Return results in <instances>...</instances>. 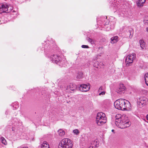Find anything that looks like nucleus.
I'll return each mask as SVG.
<instances>
[{
  "label": "nucleus",
  "mask_w": 148,
  "mask_h": 148,
  "mask_svg": "<svg viewBox=\"0 0 148 148\" xmlns=\"http://www.w3.org/2000/svg\"><path fill=\"white\" fill-rule=\"evenodd\" d=\"M104 117H106L104 113L102 112L98 113L97 114L96 121L101 120Z\"/></svg>",
  "instance_id": "nucleus-13"
},
{
  "label": "nucleus",
  "mask_w": 148,
  "mask_h": 148,
  "mask_svg": "<svg viewBox=\"0 0 148 148\" xmlns=\"http://www.w3.org/2000/svg\"><path fill=\"white\" fill-rule=\"evenodd\" d=\"M146 31L147 32H148V27H147L146 28Z\"/></svg>",
  "instance_id": "nucleus-34"
},
{
  "label": "nucleus",
  "mask_w": 148,
  "mask_h": 148,
  "mask_svg": "<svg viewBox=\"0 0 148 148\" xmlns=\"http://www.w3.org/2000/svg\"><path fill=\"white\" fill-rule=\"evenodd\" d=\"M125 89V87L122 84H120L116 90V92L118 93L121 94V92L123 91Z\"/></svg>",
  "instance_id": "nucleus-12"
},
{
  "label": "nucleus",
  "mask_w": 148,
  "mask_h": 148,
  "mask_svg": "<svg viewBox=\"0 0 148 148\" xmlns=\"http://www.w3.org/2000/svg\"><path fill=\"white\" fill-rule=\"evenodd\" d=\"M96 147H98V146H97V145H96Z\"/></svg>",
  "instance_id": "nucleus-38"
},
{
  "label": "nucleus",
  "mask_w": 148,
  "mask_h": 148,
  "mask_svg": "<svg viewBox=\"0 0 148 148\" xmlns=\"http://www.w3.org/2000/svg\"><path fill=\"white\" fill-rule=\"evenodd\" d=\"M103 90V89L102 87L101 86H100V88H99L98 91L99 92H101V90Z\"/></svg>",
  "instance_id": "nucleus-31"
},
{
  "label": "nucleus",
  "mask_w": 148,
  "mask_h": 148,
  "mask_svg": "<svg viewBox=\"0 0 148 148\" xmlns=\"http://www.w3.org/2000/svg\"><path fill=\"white\" fill-rule=\"evenodd\" d=\"M88 148H93V147L90 146Z\"/></svg>",
  "instance_id": "nucleus-35"
},
{
  "label": "nucleus",
  "mask_w": 148,
  "mask_h": 148,
  "mask_svg": "<svg viewBox=\"0 0 148 148\" xmlns=\"http://www.w3.org/2000/svg\"><path fill=\"white\" fill-rule=\"evenodd\" d=\"M106 121L107 119L106 117H104V118L101 119V120L96 121L97 123L99 125H102L105 124L106 123Z\"/></svg>",
  "instance_id": "nucleus-14"
},
{
  "label": "nucleus",
  "mask_w": 148,
  "mask_h": 148,
  "mask_svg": "<svg viewBox=\"0 0 148 148\" xmlns=\"http://www.w3.org/2000/svg\"><path fill=\"white\" fill-rule=\"evenodd\" d=\"M79 90L82 92H87L90 89V86L89 84L88 85L85 84L80 85L79 87Z\"/></svg>",
  "instance_id": "nucleus-6"
},
{
  "label": "nucleus",
  "mask_w": 148,
  "mask_h": 148,
  "mask_svg": "<svg viewBox=\"0 0 148 148\" xmlns=\"http://www.w3.org/2000/svg\"><path fill=\"white\" fill-rule=\"evenodd\" d=\"M146 0H138V1L141 2L142 4H144L146 1Z\"/></svg>",
  "instance_id": "nucleus-28"
},
{
  "label": "nucleus",
  "mask_w": 148,
  "mask_h": 148,
  "mask_svg": "<svg viewBox=\"0 0 148 148\" xmlns=\"http://www.w3.org/2000/svg\"><path fill=\"white\" fill-rule=\"evenodd\" d=\"M144 78L145 84L147 86H148V73L145 74Z\"/></svg>",
  "instance_id": "nucleus-20"
},
{
  "label": "nucleus",
  "mask_w": 148,
  "mask_h": 148,
  "mask_svg": "<svg viewBox=\"0 0 148 148\" xmlns=\"http://www.w3.org/2000/svg\"><path fill=\"white\" fill-rule=\"evenodd\" d=\"M58 135L60 136H63L65 134V132L64 130L62 129H60L58 131Z\"/></svg>",
  "instance_id": "nucleus-17"
},
{
  "label": "nucleus",
  "mask_w": 148,
  "mask_h": 148,
  "mask_svg": "<svg viewBox=\"0 0 148 148\" xmlns=\"http://www.w3.org/2000/svg\"><path fill=\"white\" fill-rule=\"evenodd\" d=\"M41 148H50L49 145L46 141L43 142L41 146Z\"/></svg>",
  "instance_id": "nucleus-18"
},
{
  "label": "nucleus",
  "mask_w": 148,
  "mask_h": 148,
  "mask_svg": "<svg viewBox=\"0 0 148 148\" xmlns=\"http://www.w3.org/2000/svg\"><path fill=\"white\" fill-rule=\"evenodd\" d=\"M73 132L75 134L77 135L79 133V131L77 129L73 130Z\"/></svg>",
  "instance_id": "nucleus-26"
},
{
  "label": "nucleus",
  "mask_w": 148,
  "mask_h": 148,
  "mask_svg": "<svg viewBox=\"0 0 148 148\" xmlns=\"http://www.w3.org/2000/svg\"><path fill=\"white\" fill-rule=\"evenodd\" d=\"M131 125V122L129 121L128 120L127 117L126 116L124 118V119L122 120L121 121L118 123V124L116 125L118 126L119 127L124 129L129 127Z\"/></svg>",
  "instance_id": "nucleus-3"
},
{
  "label": "nucleus",
  "mask_w": 148,
  "mask_h": 148,
  "mask_svg": "<svg viewBox=\"0 0 148 148\" xmlns=\"http://www.w3.org/2000/svg\"><path fill=\"white\" fill-rule=\"evenodd\" d=\"M86 40L87 41L91 44H94L95 43V40L92 39L90 38L89 37H87Z\"/></svg>",
  "instance_id": "nucleus-22"
},
{
  "label": "nucleus",
  "mask_w": 148,
  "mask_h": 148,
  "mask_svg": "<svg viewBox=\"0 0 148 148\" xmlns=\"http://www.w3.org/2000/svg\"><path fill=\"white\" fill-rule=\"evenodd\" d=\"M126 116L125 115H123L121 116L120 114H118L116 115L115 117V124H118V123L122 120L124 119V118Z\"/></svg>",
  "instance_id": "nucleus-9"
},
{
  "label": "nucleus",
  "mask_w": 148,
  "mask_h": 148,
  "mask_svg": "<svg viewBox=\"0 0 148 148\" xmlns=\"http://www.w3.org/2000/svg\"><path fill=\"white\" fill-rule=\"evenodd\" d=\"M144 23L145 24H148V16H145L143 20Z\"/></svg>",
  "instance_id": "nucleus-23"
},
{
  "label": "nucleus",
  "mask_w": 148,
  "mask_h": 148,
  "mask_svg": "<svg viewBox=\"0 0 148 148\" xmlns=\"http://www.w3.org/2000/svg\"><path fill=\"white\" fill-rule=\"evenodd\" d=\"M124 29L126 30L127 36H128L130 38L132 37L133 35V29L129 27H126L124 28Z\"/></svg>",
  "instance_id": "nucleus-7"
},
{
  "label": "nucleus",
  "mask_w": 148,
  "mask_h": 148,
  "mask_svg": "<svg viewBox=\"0 0 148 148\" xmlns=\"http://www.w3.org/2000/svg\"><path fill=\"white\" fill-rule=\"evenodd\" d=\"M6 5L3 3H0V13L6 12L8 10Z\"/></svg>",
  "instance_id": "nucleus-10"
},
{
  "label": "nucleus",
  "mask_w": 148,
  "mask_h": 148,
  "mask_svg": "<svg viewBox=\"0 0 148 148\" xmlns=\"http://www.w3.org/2000/svg\"><path fill=\"white\" fill-rule=\"evenodd\" d=\"M136 58V54L134 53L131 54H129L126 57L125 59L126 66H131L133 63V60Z\"/></svg>",
  "instance_id": "nucleus-4"
},
{
  "label": "nucleus",
  "mask_w": 148,
  "mask_h": 148,
  "mask_svg": "<svg viewBox=\"0 0 148 148\" xmlns=\"http://www.w3.org/2000/svg\"><path fill=\"white\" fill-rule=\"evenodd\" d=\"M136 4L138 7L140 8L142 7L144 5L143 4H142L141 2H139L138 0L136 2Z\"/></svg>",
  "instance_id": "nucleus-24"
},
{
  "label": "nucleus",
  "mask_w": 148,
  "mask_h": 148,
  "mask_svg": "<svg viewBox=\"0 0 148 148\" xmlns=\"http://www.w3.org/2000/svg\"><path fill=\"white\" fill-rule=\"evenodd\" d=\"M116 5V4L115 3H113L111 5H112V6H114V7L115 8V5Z\"/></svg>",
  "instance_id": "nucleus-32"
},
{
  "label": "nucleus",
  "mask_w": 148,
  "mask_h": 148,
  "mask_svg": "<svg viewBox=\"0 0 148 148\" xmlns=\"http://www.w3.org/2000/svg\"><path fill=\"white\" fill-rule=\"evenodd\" d=\"M4 5H6L7 6V8H8V10L6 12H4L8 13L10 12L11 11H12V10L13 8L12 7L10 6V5H8L6 4H4Z\"/></svg>",
  "instance_id": "nucleus-19"
},
{
  "label": "nucleus",
  "mask_w": 148,
  "mask_h": 148,
  "mask_svg": "<svg viewBox=\"0 0 148 148\" xmlns=\"http://www.w3.org/2000/svg\"><path fill=\"white\" fill-rule=\"evenodd\" d=\"M19 107V106L18 105H16L15 104L13 106V108L14 110L18 108Z\"/></svg>",
  "instance_id": "nucleus-27"
},
{
  "label": "nucleus",
  "mask_w": 148,
  "mask_h": 148,
  "mask_svg": "<svg viewBox=\"0 0 148 148\" xmlns=\"http://www.w3.org/2000/svg\"><path fill=\"white\" fill-rule=\"evenodd\" d=\"M81 47L82 48H89V47L88 46L86 45H83Z\"/></svg>",
  "instance_id": "nucleus-29"
},
{
  "label": "nucleus",
  "mask_w": 148,
  "mask_h": 148,
  "mask_svg": "<svg viewBox=\"0 0 148 148\" xmlns=\"http://www.w3.org/2000/svg\"><path fill=\"white\" fill-rule=\"evenodd\" d=\"M61 58L56 55H51L50 58V60L54 63H56L59 65L62 63V61L60 60Z\"/></svg>",
  "instance_id": "nucleus-5"
},
{
  "label": "nucleus",
  "mask_w": 148,
  "mask_h": 148,
  "mask_svg": "<svg viewBox=\"0 0 148 148\" xmlns=\"http://www.w3.org/2000/svg\"><path fill=\"white\" fill-rule=\"evenodd\" d=\"M139 42L141 47L142 49L144 48L145 46V43L143 40H140Z\"/></svg>",
  "instance_id": "nucleus-21"
},
{
  "label": "nucleus",
  "mask_w": 148,
  "mask_h": 148,
  "mask_svg": "<svg viewBox=\"0 0 148 148\" xmlns=\"http://www.w3.org/2000/svg\"><path fill=\"white\" fill-rule=\"evenodd\" d=\"M106 92L104 91H103L101 92L99 94V95H104L105 94Z\"/></svg>",
  "instance_id": "nucleus-30"
},
{
  "label": "nucleus",
  "mask_w": 148,
  "mask_h": 148,
  "mask_svg": "<svg viewBox=\"0 0 148 148\" xmlns=\"http://www.w3.org/2000/svg\"><path fill=\"white\" fill-rule=\"evenodd\" d=\"M114 130H112V132H114Z\"/></svg>",
  "instance_id": "nucleus-37"
},
{
  "label": "nucleus",
  "mask_w": 148,
  "mask_h": 148,
  "mask_svg": "<svg viewBox=\"0 0 148 148\" xmlns=\"http://www.w3.org/2000/svg\"><path fill=\"white\" fill-rule=\"evenodd\" d=\"M21 148H28L27 147H22Z\"/></svg>",
  "instance_id": "nucleus-36"
},
{
  "label": "nucleus",
  "mask_w": 148,
  "mask_h": 148,
  "mask_svg": "<svg viewBox=\"0 0 148 148\" xmlns=\"http://www.w3.org/2000/svg\"><path fill=\"white\" fill-rule=\"evenodd\" d=\"M137 100L138 103L139 105H141L143 106L146 104L147 99L145 97H141L138 99Z\"/></svg>",
  "instance_id": "nucleus-8"
},
{
  "label": "nucleus",
  "mask_w": 148,
  "mask_h": 148,
  "mask_svg": "<svg viewBox=\"0 0 148 148\" xmlns=\"http://www.w3.org/2000/svg\"><path fill=\"white\" fill-rule=\"evenodd\" d=\"M118 37L115 36L112 37L111 38V42L112 44L116 43L118 40Z\"/></svg>",
  "instance_id": "nucleus-15"
},
{
  "label": "nucleus",
  "mask_w": 148,
  "mask_h": 148,
  "mask_svg": "<svg viewBox=\"0 0 148 148\" xmlns=\"http://www.w3.org/2000/svg\"><path fill=\"white\" fill-rule=\"evenodd\" d=\"M146 118L147 120H148V114L146 116Z\"/></svg>",
  "instance_id": "nucleus-33"
},
{
  "label": "nucleus",
  "mask_w": 148,
  "mask_h": 148,
  "mask_svg": "<svg viewBox=\"0 0 148 148\" xmlns=\"http://www.w3.org/2000/svg\"><path fill=\"white\" fill-rule=\"evenodd\" d=\"M73 144L71 140L68 138L63 139L58 146L59 148H72Z\"/></svg>",
  "instance_id": "nucleus-2"
},
{
  "label": "nucleus",
  "mask_w": 148,
  "mask_h": 148,
  "mask_svg": "<svg viewBox=\"0 0 148 148\" xmlns=\"http://www.w3.org/2000/svg\"><path fill=\"white\" fill-rule=\"evenodd\" d=\"M76 86L75 84L71 83L67 86L66 90H69V91H70V90L73 91L76 90Z\"/></svg>",
  "instance_id": "nucleus-11"
},
{
  "label": "nucleus",
  "mask_w": 148,
  "mask_h": 148,
  "mask_svg": "<svg viewBox=\"0 0 148 148\" xmlns=\"http://www.w3.org/2000/svg\"><path fill=\"white\" fill-rule=\"evenodd\" d=\"M83 74L81 72H79L77 75L76 79L77 81H80L83 77Z\"/></svg>",
  "instance_id": "nucleus-16"
},
{
  "label": "nucleus",
  "mask_w": 148,
  "mask_h": 148,
  "mask_svg": "<svg viewBox=\"0 0 148 148\" xmlns=\"http://www.w3.org/2000/svg\"><path fill=\"white\" fill-rule=\"evenodd\" d=\"M114 106L116 108L121 110H126L131 107L129 101L122 99L116 100L114 103Z\"/></svg>",
  "instance_id": "nucleus-1"
},
{
  "label": "nucleus",
  "mask_w": 148,
  "mask_h": 148,
  "mask_svg": "<svg viewBox=\"0 0 148 148\" xmlns=\"http://www.w3.org/2000/svg\"><path fill=\"white\" fill-rule=\"evenodd\" d=\"M1 140L2 143L4 145H6L7 144L6 141L5 139L3 137H1Z\"/></svg>",
  "instance_id": "nucleus-25"
}]
</instances>
